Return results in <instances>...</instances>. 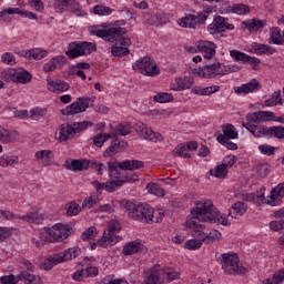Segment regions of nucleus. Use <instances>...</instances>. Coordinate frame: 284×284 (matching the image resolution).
Segmentation results:
<instances>
[{"instance_id":"1","label":"nucleus","mask_w":284,"mask_h":284,"mask_svg":"<svg viewBox=\"0 0 284 284\" xmlns=\"http://www.w3.org/2000/svg\"><path fill=\"white\" fill-rule=\"evenodd\" d=\"M217 209L211 200H202L195 203V207L191 210V217L186 220V227L192 231V236H203L205 225L210 223Z\"/></svg>"},{"instance_id":"2","label":"nucleus","mask_w":284,"mask_h":284,"mask_svg":"<svg viewBox=\"0 0 284 284\" xmlns=\"http://www.w3.org/2000/svg\"><path fill=\"white\" fill-rule=\"evenodd\" d=\"M121 205L129 212L130 219L139 221L140 223H159L165 216L163 212H159V217H154V210L148 204L132 202L130 200H122Z\"/></svg>"},{"instance_id":"3","label":"nucleus","mask_w":284,"mask_h":284,"mask_svg":"<svg viewBox=\"0 0 284 284\" xmlns=\"http://www.w3.org/2000/svg\"><path fill=\"white\" fill-rule=\"evenodd\" d=\"M89 34L91 37H99L104 39L108 43H115L116 45H132V40L125 34H128V29L113 27L109 29H103L99 26H92L89 28Z\"/></svg>"},{"instance_id":"4","label":"nucleus","mask_w":284,"mask_h":284,"mask_svg":"<svg viewBox=\"0 0 284 284\" xmlns=\"http://www.w3.org/2000/svg\"><path fill=\"white\" fill-rule=\"evenodd\" d=\"M72 235V226L58 223L51 229H43L41 232L42 241L47 243H61Z\"/></svg>"},{"instance_id":"5","label":"nucleus","mask_w":284,"mask_h":284,"mask_svg":"<svg viewBox=\"0 0 284 284\" xmlns=\"http://www.w3.org/2000/svg\"><path fill=\"white\" fill-rule=\"evenodd\" d=\"M92 125H94V123L91 121L63 123L59 128L57 139L60 143H65L72 134H81V132H85V130H88V128H92Z\"/></svg>"},{"instance_id":"6","label":"nucleus","mask_w":284,"mask_h":284,"mask_svg":"<svg viewBox=\"0 0 284 284\" xmlns=\"http://www.w3.org/2000/svg\"><path fill=\"white\" fill-rule=\"evenodd\" d=\"M229 72L230 68L219 61L192 70L194 77H202V79H216L217 77H225Z\"/></svg>"},{"instance_id":"7","label":"nucleus","mask_w":284,"mask_h":284,"mask_svg":"<svg viewBox=\"0 0 284 284\" xmlns=\"http://www.w3.org/2000/svg\"><path fill=\"white\" fill-rule=\"evenodd\" d=\"M220 261L224 274L239 276L247 272L245 266L239 265L240 260L236 253H223Z\"/></svg>"},{"instance_id":"8","label":"nucleus","mask_w":284,"mask_h":284,"mask_svg":"<svg viewBox=\"0 0 284 284\" xmlns=\"http://www.w3.org/2000/svg\"><path fill=\"white\" fill-rule=\"evenodd\" d=\"M119 232H121V224L115 220H111L108 223V231L104 232L103 236L99 240L101 247L116 245L121 239L119 235H116Z\"/></svg>"},{"instance_id":"9","label":"nucleus","mask_w":284,"mask_h":284,"mask_svg":"<svg viewBox=\"0 0 284 284\" xmlns=\"http://www.w3.org/2000/svg\"><path fill=\"white\" fill-rule=\"evenodd\" d=\"M92 52H97V44L84 41L70 43L65 54L69 59H77L78 57H84V54H92Z\"/></svg>"},{"instance_id":"10","label":"nucleus","mask_w":284,"mask_h":284,"mask_svg":"<svg viewBox=\"0 0 284 284\" xmlns=\"http://www.w3.org/2000/svg\"><path fill=\"white\" fill-rule=\"evenodd\" d=\"M133 70H138L139 73L144 74V77H158V74H161V70H159L156 62L150 57H144L138 60L133 64Z\"/></svg>"},{"instance_id":"11","label":"nucleus","mask_w":284,"mask_h":284,"mask_svg":"<svg viewBox=\"0 0 284 284\" xmlns=\"http://www.w3.org/2000/svg\"><path fill=\"white\" fill-rule=\"evenodd\" d=\"M94 105V98H78L75 102L61 110L63 116H73L85 112L88 108Z\"/></svg>"},{"instance_id":"12","label":"nucleus","mask_w":284,"mask_h":284,"mask_svg":"<svg viewBox=\"0 0 284 284\" xmlns=\"http://www.w3.org/2000/svg\"><path fill=\"white\" fill-rule=\"evenodd\" d=\"M54 8L58 12H72L81 17V4L77 0H54Z\"/></svg>"},{"instance_id":"13","label":"nucleus","mask_w":284,"mask_h":284,"mask_svg":"<svg viewBox=\"0 0 284 284\" xmlns=\"http://www.w3.org/2000/svg\"><path fill=\"white\" fill-rule=\"evenodd\" d=\"M135 132H138L141 139H144V141H151V143L163 141V135L154 132L152 128H148L146 124L141 122L135 125Z\"/></svg>"},{"instance_id":"14","label":"nucleus","mask_w":284,"mask_h":284,"mask_svg":"<svg viewBox=\"0 0 284 284\" xmlns=\"http://www.w3.org/2000/svg\"><path fill=\"white\" fill-rule=\"evenodd\" d=\"M207 30L210 34H221L225 30H234V24L227 22V18L217 16L211 24H209Z\"/></svg>"},{"instance_id":"15","label":"nucleus","mask_w":284,"mask_h":284,"mask_svg":"<svg viewBox=\"0 0 284 284\" xmlns=\"http://www.w3.org/2000/svg\"><path fill=\"white\" fill-rule=\"evenodd\" d=\"M139 181V175L133 174L131 176L126 175L124 180H111L104 183V190L106 192H116L119 187H123L125 183H136Z\"/></svg>"},{"instance_id":"16","label":"nucleus","mask_w":284,"mask_h":284,"mask_svg":"<svg viewBox=\"0 0 284 284\" xmlns=\"http://www.w3.org/2000/svg\"><path fill=\"white\" fill-rule=\"evenodd\" d=\"M230 57L234 59V61H242V63H248L252 65L253 70H256L257 65H261V60L258 58L250 57L246 53H243L239 50H231Z\"/></svg>"},{"instance_id":"17","label":"nucleus","mask_w":284,"mask_h":284,"mask_svg":"<svg viewBox=\"0 0 284 284\" xmlns=\"http://www.w3.org/2000/svg\"><path fill=\"white\" fill-rule=\"evenodd\" d=\"M284 199V183L278 184L274 189H272L271 194L267 196V205L271 207H276V205H281Z\"/></svg>"},{"instance_id":"18","label":"nucleus","mask_w":284,"mask_h":284,"mask_svg":"<svg viewBox=\"0 0 284 284\" xmlns=\"http://www.w3.org/2000/svg\"><path fill=\"white\" fill-rule=\"evenodd\" d=\"M246 121H250V123H265L267 121H274V112L258 111V112L248 113L246 115Z\"/></svg>"},{"instance_id":"19","label":"nucleus","mask_w":284,"mask_h":284,"mask_svg":"<svg viewBox=\"0 0 284 284\" xmlns=\"http://www.w3.org/2000/svg\"><path fill=\"white\" fill-rule=\"evenodd\" d=\"M142 19L145 26H155L156 28H159V26H165V23H168V17H165V13H143Z\"/></svg>"},{"instance_id":"20","label":"nucleus","mask_w":284,"mask_h":284,"mask_svg":"<svg viewBox=\"0 0 284 284\" xmlns=\"http://www.w3.org/2000/svg\"><path fill=\"white\" fill-rule=\"evenodd\" d=\"M121 162H108V172L111 179H119L118 181H125V176H132L135 173H122Z\"/></svg>"},{"instance_id":"21","label":"nucleus","mask_w":284,"mask_h":284,"mask_svg":"<svg viewBox=\"0 0 284 284\" xmlns=\"http://www.w3.org/2000/svg\"><path fill=\"white\" fill-rule=\"evenodd\" d=\"M49 92H53V94H63V92H68L70 90V84L63 80H49L47 83Z\"/></svg>"},{"instance_id":"22","label":"nucleus","mask_w":284,"mask_h":284,"mask_svg":"<svg viewBox=\"0 0 284 284\" xmlns=\"http://www.w3.org/2000/svg\"><path fill=\"white\" fill-rule=\"evenodd\" d=\"M197 50L202 52L204 59L210 60L216 54V44L212 41H199Z\"/></svg>"},{"instance_id":"23","label":"nucleus","mask_w":284,"mask_h":284,"mask_svg":"<svg viewBox=\"0 0 284 284\" xmlns=\"http://www.w3.org/2000/svg\"><path fill=\"white\" fill-rule=\"evenodd\" d=\"M243 128L248 130L255 139H263V136H270V128L267 126H261V125H254L251 123H242Z\"/></svg>"},{"instance_id":"24","label":"nucleus","mask_w":284,"mask_h":284,"mask_svg":"<svg viewBox=\"0 0 284 284\" xmlns=\"http://www.w3.org/2000/svg\"><path fill=\"white\" fill-rule=\"evenodd\" d=\"M261 90V82L253 79L246 84H242L234 89L235 94H250V92H258Z\"/></svg>"},{"instance_id":"25","label":"nucleus","mask_w":284,"mask_h":284,"mask_svg":"<svg viewBox=\"0 0 284 284\" xmlns=\"http://www.w3.org/2000/svg\"><path fill=\"white\" fill-rule=\"evenodd\" d=\"M78 256H81V247L73 246L62 253H58V261H60V263H65L68 261H73V258H77Z\"/></svg>"},{"instance_id":"26","label":"nucleus","mask_w":284,"mask_h":284,"mask_svg":"<svg viewBox=\"0 0 284 284\" xmlns=\"http://www.w3.org/2000/svg\"><path fill=\"white\" fill-rule=\"evenodd\" d=\"M223 134L217 135L216 140L219 143H224L225 140L239 139V132L234 130V125L226 124L222 126Z\"/></svg>"},{"instance_id":"27","label":"nucleus","mask_w":284,"mask_h":284,"mask_svg":"<svg viewBox=\"0 0 284 284\" xmlns=\"http://www.w3.org/2000/svg\"><path fill=\"white\" fill-rule=\"evenodd\" d=\"M245 199L255 203V205H267V196L265 197V189H261L257 194L248 193Z\"/></svg>"},{"instance_id":"28","label":"nucleus","mask_w":284,"mask_h":284,"mask_svg":"<svg viewBox=\"0 0 284 284\" xmlns=\"http://www.w3.org/2000/svg\"><path fill=\"white\" fill-rule=\"evenodd\" d=\"M192 88V79L185 78H176L172 84V90L175 92L190 90Z\"/></svg>"},{"instance_id":"29","label":"nucleus","mask_w":284,"mask_h":284,"mask_svg":"<svg viewBox=\"0 0 284 284\" xmlns=\"http://www.w3.org/2000/svg\"><path fill=\"white\" fill-rule=\"evenodd\" d=\"M68 170H72L73 172H83L90 168L89 160H72L67 164Z\"/></svg>"},{"instance_id":"30","label":"nucleus","mask_w":284,"mask_h":284,"mask_svg":"<svg viewBox=\"0 0 284 284\" xmlns=\"http://www.w3.org/2000/svg\"><path fill=\"white\" fill-rule=\"evenodd\" d=\"M19 281H24V284H43L39 275L30 273V271H22L18 275Z\"/></svg>"},{"instance_id":"31","label":"nucleus","mask_w":284,"mask_h":284,"mask_svg":"<svg viewBox=\"0 0 284 284\" xmlns=\"http://www.w3.org/2000/svg\"><path fill=\"white\" fill-rule=\"evenodd\" d=\"M219 90H221L220 85H211V87H194L192 89V92H194V94H199V97H210L211 94H215V92H219Z\"/></svg>"},{"instance_id":"32","label":"nucleus","mask_w":284,"mask_h":284,"mask_svg":"<svg viewBox=\"0 0 284 284\" xmlns=\"http://www.w3.org/2000/svg\"><path fill=\"white\" fill-rule=\"evenodd\" d=\"M36 159L38 161H42V164L48 168L49 165H52V159H54V154L50 150H41L36 152Z\"/></svg>"},{"instance_id":"33","label":"nucleus","mask_w":284,"mask_h":284,"mask_svg":"<svg viewBox=\"0 0 284 284\" xmlns=\"http://www.w3.org/2000/svg\"><path fill=\"white\" fill-rule=\"evenodd\" d=\"M17 131H10L3 126H0V143H13L17 140Z\"/></svg>"},{"instance_id":"34","label":"nucleus","mask_w":284,"mask_h":284,"mask_svg":"<svg viewBox=\"0 0 284 284\" xmlns=\"http://www.w3.org/2000/svg\"><path fill=\"white\" fill-rule=\"evenodd\" d=\"M141 168H145V162L139 160H125L121 162L120 170H141Z\"/></svg>"},{"instance_id":"35","label":"nucleus","mask_w":284,"mask_h":284,"mask_svg":"<svg viewBox=\"0 0 284 284\" xmlns=\"http://www.w3.org/2000/svg\"><path fill=\"white\" fill-rule=\"evenodd\" d=\"M90 263H94V257H84L83 261L80 263L84 268V276H98L99 268L94 266H88Z\"/></svg>"},{"instance_id":"36","label":"nucleus","mask_w":284,"mask_h":284,"mask_svg":"<svg viewBox=\"0 0 284 284\" xmlns=\"http://www.w3.org/2000/svg\"><path fill=\"white\" fill-rule=\"evenodd\" d=\"M223 240V234L219 230H212L207 235L202 236V241L206 243V245H212V243H219V241Z\"/></svg>"},{"instance_id":"37","label":"nucleus","mask_w":284,"mask_h":284,"mask_svg":"<svg viewBox=\"0 0 284 284\" xmlns=\"http://www.w3.org/2000/svg\"><path fill=\"white\" fill-rule=\"evenodd\" d=\"M231 210H233V213L230 212L229 216H232V219H237V216H243V214L247 212V205L241 201H237L231 206Z\"/></svg>"},{"instance_id":"38","label":"nucleus","mask_w":284,"mask_h":284,"mask_svg":"<svg viewBox=\"0 0 284 284\" xmlns=\"http://www.w3.org/2000/svg\"><path fill=\"white\" fill-rule=\"evenodd\" d=\"M61 263V260H59V254H53L49 256L47 260H44L41 264L40 267L41 270H45L47 272H50L54 267V265H59Z\"/></svg>"},{"instance_id":"39","label":"nucleus","mask_w":284,"mask_h":284,"mask_svg":"<svg viewBox=\"0 0 284 284\" xmlns=\"http://www.w3.org/2000/svg\"><path fill=\"white\" fill-rule=\"evenodd\" d=\"M244 28H246L250 32H258V30H263L265 28V21L253 19L246 22H243Z\"/></svg>"},{"instance_id":"40","label":"nucleus","mask_w":284,"mask_h":284,"mask_svg":"<svg viewBox=\"0 0 284 284\" xmlns=\"http://www.w3.org/2000/svg\"><path fill=\"white\" fill-rule=\"evenodd\" d=\"M63 61H65V57L52 58L48 63L43 65V71L54 72V70H57V68H59V65L62 64Z\"/></svg>"},{"instance_id":"41","label":"nucleus","mask_w":284,"mask_h":284,"mask_svg":"<svg viewBox=\"0 0 284 284\" xmlns=\"http://www.w3.org/2000/svg\"><path fill=\"white\" fill-rule=\"evenodd\" d=\"M283 104V95H281V90L275 91L271 98L264 101L266 108H274V105Z\"/></svg>"},{"instance_id":"42","label":"nucleus","mask_w":284,"mask_h":284,"mask_svg":"<svg viewBox=\"0 0 284 284\" xmlns=\"http://www.w3.org/2000/svg\"><path fill=\"white\" fill-rule=\"evenodd\" d=\"M209 223H217V225H223L224 227H230V219L223 213H221L219 210L215 212V214L211 217V221Z\"/></svg>"},{"instance_id":"43","label":"nucleus","mask_w":284,"mask_h":284,"mask_svg":"<svg viewBox=\"0 0 284 284\" xmlns=\"http://www.w3.org/2000/svg\"><path fill=\"white\" fill-rule=\"evenodd\" d=\"M203 236H205V232L199 237V236H193L194 239H191L185 242L184 247L186 250H201V245H203Z\"/></svg>"},{"instance_id":"44","label":"nucleus","mask_w":284,"mask_h":284,"mask_svg":"<svg viewBox=\"0 0 284 284\" xmlns=\"http://www.w3.org/2000/svg\"><path fill=\"white\" fill-rule=\"evenodd\" d=\"M141 250V242H130L124 245L122 253L124 256H132V254H136Z\"/></svg>"},{"instance_id":"45","label":"nucleus","mask_w":284,"mask_h":284,"mask_svg":"<svg viewBox=\"0 0 284 284\" xmlns=\"http://www.w3.org/2000/svg\"><path fill=\"white\" fill-rule=\"evenodd\" d=\"M30 81H32V74H30V72L16 70L14 79H13L14 83L26 84V83H30Z\"/></svg>"},{"instance_id":"46","label":"nucleus","mask_w":284,"mask_h":284,"mask_svg":"<svg viewBox=\"0 0 284 284\" xmlns=\"http://www.w3.org/2000/svg\"><path fill=\"white\" fill-rule=\"evenodd\" d=\"M252 48L257 54H274V52H276L275 48L267 44L256 43V42L253 43Z\"/></svg>"},{"instance_id":"47","label":"nucleus","mask_w":284,"mask_h":284,"mask_svg":"<svg viewBox=\"0 0 284 284\" xmlns=\"http://www.w3.org/2000/svg\"><path fill=\"white\" fill-rule=\"evenodd\" d=\"M19 163V156L17 155H8L3 154L0 156V166L1 168H10L12 165H17Z\"/></svg>"},{"instance_id":"48","label":"nucleus","mask_w":284,"mask_h":284,"mask_svg":"<svg viewBox=\"0 0 284 284\" xmlns=\"http://www.w3.org/2000/svg\"><path fill=\"white\" fill-rule=\"evenodd\" d=\"M229 12H233V14H250V7L244 3H235L232 7H229Z\"/></svg>"},{"instance_id":"49","label":"nucleus","mask_w":284,"mask_h":284,"mask_svg":"<svg viewBox=\"0 0 284 284\" xmlns=\"http://www.w3.org/2000/svg\"><path fill=\"white\" fill-rule=\"evenodd\" d=\"M119 152H121V142L119 140H114L113 142H111L110 146L104 151L103 156H114V154H119Z\"/></svg>"},{"instance_id":"50","label":"nucleus","mask_w":284,"mask_h":284,"mask_svg":"<svg viewBox=\"0 0 284 284\" xmlns=\"http://www.w3.org/2000/svg\"><path fill=\"white\" fill-rule=\"evenodd\" d=\"M130 45H122V44H116L115 47L111 48V54H113V57H128V54H130Z\"/></svg>"},{"instance_id":"51","label":"nucleus","mask_w":284,"mask_h":284,"mask_svg":"<svg viewBox=\"0 0 284 284\" xmlns=\"http://www.w3.org/2000/svg\"><path fill=\"white\" fill-rule=\"evenodd\" d=\"M179 26L181 28H196V16L194 14H189L184 18H182L179 22Z\"/></svg>"},{"instance_id":"52","label":"nucleus","mask_w":284,"mask_h":284,"mask_svg":"<svg viewBox=\"0 0 284 284\" xmlns=\"http://www.w3.org/2000/svg\"><path fill=\"white\" fill-rule=\"evenodd\" d=\"M210 174H211V176H214L215 179H226L227 178V169L223 164H219L210 171Z\"/></svg>"},{"instance_id":"53","label":"nucleus","mask_w":284,"mask_h":284,"mask_svg":"<svg viewBox=\"0 0 284 284\" xmlns=\"http://www.w3.org/2000/svg\"><path fill=\"white\" fill-rule=\"evenodd\" d=\"M283 36H281V29L274 27L271 29V41L270 43H274V45H283Z\"/></svg>"},{"instance_id":"54","label":"nucleus","mask_w":284,"mask_h":284,"mask_svg":"<svg viewBox=\"0 0 284 284\" xmlns=\"http://www.w3.org/2000/svg\"><path fill=\"white\" fill-rule=\"evenodd\" d=\"M132 132V126L130 124H119L114 133H111L114 136H128Z\"/></svg>"},{"instance_id":"55","label":"nucleus","mask_w":284,"mask_h":284,"mask_svg":"<svg viewBox=\"0 0 284 284\" xmlns=\"http://www.w3.org/2000/svg\"><path fill=\"white\" fill-rule=\"evenodd\" d=\"M110 139H113L112 133L98 134L93 138V143L97 148H103V143Z\"/></svg>"},{"instance_id":"56","label":"nucleus","mask_w":284,"mask_h":284,"mask_svg":"<svg viewBox=\"0 0 284 284\" xmlns=\"http://www.w3.org/2000/svg\"><path fill=\"white\" fill-rule=\"evenodd\" d=\"M146 190L150 194H154L155 196H165V190H163L159 184L156 183H149L146 185Z\"/></svg>"},{"instance_id":"57","label":"nucleus","mask_w":284,"mask_h":284,"mask_svg":"<svg viewBox=\"0 0 284 284\" xmlns=\"http://www.w3.org/2000/svg\"><path fill=\"white\" fill-rule=\"evenodd\" d=\"M155 103H171L174 101V97L171 93L161 92L153 97Z\"/></svg>"},{"instance_id":"58","label":"nucleus","mask_w":284,"mask_h":284,"mask_svg":"<svg viewBox=\"0 0 284 284\" xmlns=\"http://www.w3.org/2000/svg\"><path fill=\"white\" fill-rule=\"evenodd\" d=\"M9 14H22L21 9L19 8H8L7 10H3L0 12V19L1 21H10Z\"/></svg>"},{"instance_id":"59","label":"nucleus","mask_w":284,"mask_h":284,"mask_svg":"<svg viewBox=\"0 0 284 284\" xmlns=\"http://www.w3.org/2000/svg\"><path fill=\"white\" fill-rule=\"evenodd\" d=\"M284 281V270L275 273L271 278L263 281V284H281Z\"/></svg>"},{"instance_id":"60","label":"nucleus","mask_w":284,"mask_h":284,"mask_svg":"<svg viewBox=\"0 0 284 284\" xmlns=\"http://www.w3.org/2000/svg\"><path fill=\"white\" fill-rule=\"evenodd\" d=\"M93 14H98L99 17H110V14H112V10L110 7L98 4L93 8Z\"/></svg>"},{"instance_id":"61","label":"nucleus","mask_w":284,"mask_h":284,"mask_svg":"<svg viewBox=\"0 0 284 284\" xmlns=\"http://www.w3.org/2000/svg\"><path fill=\"white\" fill-rule=\"evenodd\" d=\"M159 274L160 270L158 266L153 267L148 276V278L144 281L143 284H156L159 283Z\"/></svg>"},{"instance_id":"62","label":"nucleus","mask_w":284,"mask_h":284,"mask_svg":"<svg viewBox=\"0 0 284 284\" xmlns=\"http://www.w3.org/2000/svg\"><path fill=\"white\" fill-rule=\"evenodd\" d=\"M187 146L185 144H179L174 150V156H181L182 159H190V153H187Z\"/></svg>"},{"instance_id":"63","label":"nucleus","mask_w":284,"mask_h":284,"mask_svg":"<svg viewBox=\"0 0 284 284\" xmlns=\"http://www.w3.org/2000/svg\"><path fill=\"white\" fill-rule=\"evenodd\" d=\"M268 136H275L280 141L284 139V126H271L268 128Z\"/></svg>"},{"instance_id":"64","label":"nucleus","mask_w":284,"mask_h":284,"mask_svg":"<svg viewBox=\"0 0 284 284\" xmlns=\"http://www.w3.org/2000/svg\"><path fill=\"white\" fill-rule=\"evenodd\" d=\"M48 114V109H41L39 106L33 108L29 111L30 119H39Z\"/></svg>"}]
</instances>
